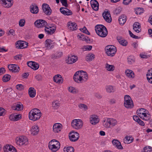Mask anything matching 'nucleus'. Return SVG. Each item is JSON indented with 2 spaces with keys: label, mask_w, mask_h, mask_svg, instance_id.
Returning <instances> with one entry per match:
<instances>
[{
  "label": "nucleus",
  "mask_w": 152,
  "mask_h": 152,
  "mask_svg": "<svg viewBox=\"0 0 152 152\" xmlns=\"http://www.w3.org/2000/svg\"><path fill=\"white\" fill-rule=\"evenodd\" d=\"M79 138V134L77 132H72L69 134V139L72 141L75 142L77 141Z\"/></svg>",
  "instance_id": "1a4fd4ad"
},
{
  "label": "nucleus",
  "mask_w": 152,
  "mask_h": 152,
  "mask_svg": "<svg viewBox=\"0 0 152 152\" xmlns=\"http://www.w3.org/2000/svg\"><path fill=\"white\" fill-rule=\"evenodd\" d=\"M16 88L17 89L21 90L23 89L24 87L22 84H18L16 86Z\"/></svg>",
  "instance_id": "0e129e2a"
},
{
  "label": "nucleus",
  "mask_w": 152,
  "mask_h": 152,
  "mask_svg": "<svg viewBox=\"0 0 152 152\" xmlns=\"http://www.w3.org/2000/svg\"><path fill=\"white\" fill-rule=\"evenodd\" d=\"M68 28L70 30L74 31L76 30L77 28V25L74 22H72L71 21L67 23Z\"/></svg>",
  "instance_id": "a878e982"
},
{
  "label": "nucleus",
  "mask_w": 152,
  "mask_h": 152,
  "mask_svg": "<svg viewBox=\"0 0 152 152\" xmlns=\"http://www.w3.org/2000/svg\"><path fill=\"white\" fill-rule=\"evenodd\" d=\"M8 68L10 71L13 72H18L20 70L19 67L17 64H10L8 65Z\"/></svg>",
  "instance_id": "4468645a"
},
{
  "label": "nucleus",
  "mask_w": 152,
  "mask_h": 152,
  "mask_svg": "<svg viewBox=\"0 0 152 152\" xmlns=\"http://www.w3.org/2000/svg\"><path fill=\"white\" fill-rule=\"evenodd\" d=\"M55 44V42L50 39H48L45 42V45L48 49L53 48Z\"/></svg>",
  "instance_id": "2eb2a0df"
},
{
  "label": "nucleus",
  "mask_w": 152,
  "mask_h": 152,
  "mask_svg": "<svg viewBox=\"0 0 152 152\" xmlns=\"http://www.w3.org/2000/svg\"><path fill=\"white\" fill-rule=\"evenodd\" d=\"M106 54L108 56L113 57L114 56L117 52L116 47L112 45H108L104 49Z\"/></svg>",
  "instance_id": "39448f33"
},
{
  "label": "nucleus",
  "mask_w": 152,
  "mask_h": 152,
  "mask_svg": "<svg viewBox=\"0 0 152 152\" xmlns=\"http://www.w3.org/2000/svg\"><path fill=\"white\" fill-rule=\"evenodd\" d=\"M80 30L81 32L84 33L88 35L90 34V33L88 31L86 28L85 26L83 28H80Z\"/></svg>",
  "instance_id": "6e6d98bb"
},
{
  "label": "nucleus",
  "mask_w": 152,
  "mask_h": 152,
  "mask_svg": "<svg viewBox=\"0 0 152 152\" xmlns=\"http://www.w3.org/2000/svg\"><path fill=\"white\" fill-rule=\"evenodd\" d=\"M60 10L62 14L65 15L69 16L72 14V12L66 8L61 7L60 9Z\"/></svg>",
  "instance_id": "393cba45"
},
{
  "label": "nucleus",
  "mask_w": 152,
  "mask_h": 152,
  "mask_svg": "<svg viewBox=\"0 0 152 152\" xmlns=\"http://www.w3.org/2000/svg\"><path fill=\"white\" fill-rule=\"evenodd\" d=\"M11 76L10 75L7 74L5 75L2 78L3 81L4 82H7L8 81L10 78Z\"/></svg>",
  "instance_id": "864d4df0"
},
{
  "label": "nucleus",
  "mask_w": 152,
  "mask_h": 152,
  "mask_svg": "<svg viewBox=\"0 0 152 152\" xmlns=\"http://www.w3.org/2000/svg\"><path fill=\"white\" fill-rule=\"evenodd\" d=\"M63 150L64 152H74V148L71 146L64 148Z\"/></svg>",
  "instance_id": "3c124183"
},
{
  "label": "nucleus",
  "mask_w": 152,
  "mask_h": 152,
  "mask_svg": "<svg viewBox=\"0 0 152 152\" xmlns=\"http://www.w3.org/2000/svg\"><path fill=\"white\" fill-rule=\"evenodd\" d=\"M21 116L20 115H16L15 114L14 121H17L21 118Z\"/></svg>",
  "instance_id": "69168bd1"
},
{
  "label": "nucleus",
  "mask_w": 152,
  "mask_h": 152,
  "mask_svg": "<svg viewBox=\"0 0 152 152\" xmlns=\"http://www.w3.org/2000/svg\"><path fill=\"white\" fill-rule=\"evenodd\" d=\"M118 42L122 45L124 46H126L127 45L128 42L126 40L123 38L119 37L117 39Z\"/></svg>",
  "instance_id": "2f4dec72"
},
{
  "label": "nucleus",
  "mask_w": 152,
  "mask_h": 152,
  "mask_svg": "<svg viewBox=\"0 0 152 152\" xmlns=\"http://www.w3.org/2000/svg\"><path fill=\"white\" fill-rule=\"evenodd\" d=\"M127 62L129 64H131L135 62V58L132 56H129L127 58Z\"/></svg>",
  "instance_id": "09e8293b"
},
{
  "label": "nucleus",
  "mask_w": 152,
  "mask_h": 152,
  "mask_svg": "<svg viewBox=\"0 0 152 152\" xmlns=\"http://www.w3.org/2000/svg\"><path fill=\"white\" fill-rule=\"evenodd\" d=\"M137 115L142 119L148 121L150 118V115L148 111L144 108H141L137 111Z\"/></svg>",
  "instance_id": "7ed1b4c3"
},
{
  "label": "nucleus",
  "mask_w": 152,
  "mask_h": 152,
  "mask_svg": "<svg viewBox=\"0 0 152 152\" xmlns=\"http://www.w3.org/2000/svg\"><path fill=\"white\" fill-rule=\"evenodd\" d=\"M30 11L33 14H37L39 12L38 7L36 4H33L30 6Z\"/></svg>",
  "instance_id": "c85d7f7f"
},
{
  "label": "nucleus",
  "mask_w": 152,
  "mask_h": 152,
  "mask_svg": "<svg viewBox=\"0 0 152 152\" xmlns=\"http://www.w3.org/2000/svg\"><path fill=\"white\" fill-rule=\"evenodd\" d=\"M126 20V16L124 15L120 16L118 19V21L120 24L123 25Z\"/></svg>",
  "instance_id": "4c0bfd02"
},
{
  "label": "nucleus",
  "mask_w": 152,
  "mask_h": 152,
  "mask_svg": "<svg viewBox=\"0 0 152 152\" xmlns=\"http://www.w3.org/2000/svg\"><path fill=\"white\" fill-rule=\"evenodd\" d=\"M103 125L104 127L109 128L110 127V126L108 118L104 120L103 122Z\"/></svg>",
  "instance_id": "a18cd8bd"
},
{
  "label": "nucleus",
  "mask_w": 152,
  "mask_h": 152,
  "mask_svg": "<svg viewBox=\"0 0 152 152\" xmlns=\"http://www.w3.org/2000/svg\"><path fill=\"white\" fill-rule=\"evenodd\" d=\"M71 125L74 129H79L83 126V122L80 119H74L71 122Z\"/></svg>",
  "instance_id": "6e6552de"
},
{
  "label": "nucleus",
  "mask_w": 152,
  "mask_h": 152,
  "mask_svg": "<svg viewBox=\"0 0 152 152\" xmlns=\"http://www.w3.org/2000/svg\"><path fill=\"white\" fill-rule=\"evenodd\" d=\"M91 4L92 8L95 10H98L99 4L98 2L96 0H91L90 1Z\"/></svg>",
  "instance_id": "cd10ccee"
},
{
  "label": "nucleus",
  "mask_w": 152,
  "mask_h": 152,
  "mask_svg": "<svg viewBox=\"0 0 152 152\" xmlns=\"http://www.w3.org/2000/svg\"><path fill=\"white\" fill-rule=\"evenodd\" d=\"M63 55L62 52H57L55 54H53L52 56V58H57L61 57Z\"/></svg>",
  "instance_id": "8fccbe9b"
},
{
  "label": "nucleus",
  "mask_w": 152,
  "mask_h": 152,
  "mask_svg": "<svg viewBox=\"0 0 152 152\" xmlns=\"http://www.w3.org/2000/svg\"><path fill=\"white\" fill-rule=\"evenodd\" d=\"M69 91L71 93L75 94L78 92V90L75 88L73 87H70L68 88Z\"/></svg>",
  "instance_id": "c03bdc74"
},
{
  "label": "nucleus",
  "mask_w": 152,
  "mask_h": 152,
  "mask_svg": "<svg viewBox=\"0 0 152 152\" xmlns=\"http://www.w3.org/2000/svg\"><path fill=\"white\" fill-rule=\"evenodd\" d=\"M23 106L21 103L15 104V105L12 107V109L14 110L21 111L23 109Z\"/></svg>",
  "instance_id": "72a5a7b5"
},
{
  "label": "nucleus",
  "mask_w": 152,
  "mask_h": 152,
  "mask_svg": "<svg viewBox=\"0 0 152 152\" xmlns=\"http://www.w3.org/2000/svg\"><path fill=\"white\" fill-rule=\"evenodd\" d=\"M74 80L77 83H82L79 71L76 72L73 76Z\"/></svg>",
  "instance_id": "412c9836"
},
{
  "label": "nucleus",
  "mask_w": 152,
  "mask_h": 152,
  "mask_svg": "<svg viewBox=\"0 0 152 152\" xmlns=\"http://www.w3.org/2000/svg\"><path fill=\"white\" fill-rule=\"evenodd\" d=\"M39 67V65L38 64L35 62H33V64L31 68L32 69L34 70H36L38 69Z\"/></svg>",
  "instance_id": "4d7b16f0"
},
{
  "label": "nucleus",
  "mask_w": 152,
  "mask_h": 152,
  "mask_svg": "<svg viewBox=\"0 0 152 152\" xmlns=\"http://www.w3.org/2000/svg\"><path fill=\"white\" fill-rule=\"evenodd\" d=\"M133 138L130 136H126L124 139V142L126 144H128L132 143L133 141Z\"/></svg>",
  "instance_id": "c9c22d12"
},
{
  "label": "nucleus",
  "mask_w": 152,
  "mask_h": 152,
  "mask_svg": "<svg viewBox=\"0 0 152 152\" xmlns=\"http://www.w3.org/2000/svg\"><path fill=\"white\" fill-rule=\"evenodd\" d=\"M105 88L106 91L108 93H113L115 91L114 88L112 86H107L105 87Z\"/></svg>",
  "instance_id": "ea45409f"
},
{
  "label": "nucleus",
  "mask_w": 152,
  "mask_h": 152,
  "mask_svg": "<svg viewBox=\"0 0 152 152\" xmlns=\"http://www.w3.org/2000/svg\"><path fill=\"white\" fill-rule=\"evenodd\" d=\"M105 68L108 71L112 72L115 70V67L113 65H110L106 63L105 65Z\"/></svg>",
  "instance_id": "58836bf2"
},
{
  "label": "nucleus",
  "mask_w": 152,
  "mask_h": 152,
  "mask_svg": "<svg viewBox=\"0 0 152 152\" xmlns=\"http://www.w3.org/2000/svg\"><path fill=\"white\" fill-rule=\"evenodd\" d=\"M79 108L82 109L83 110L86 111L88 109L87 106L85 104L83 103H80L78 105Z\"/></svg>",
  "instance_id": "49530a36"
},
{
  "label": "nucleus",
  "mask_w": 152,
  "mask_h": 152,
  "mask_svg": "<svg viewBox=\"0 0 152 152\" xmlns=\"http://www.w3.org/2000/svg\"><path fill=\"white\" fill-rule=\"evenodd\" d=\"M95 30L97 34L102 37H105L107 34V29L103 25H97L95 27Z\"/></svg>",
  "instance_id": "f03ea898"
},
{
  "label": "nucleus",
  "mask_w": 152,
  "mask_h": 152,
  "mask_svg": "<svg viewBox=\"0 0 152 152\" xmlns=\"http://www.w3.org/2000/svg\"><path fill=\"white\" fill-rule=\"evenodd\" d=\"M60 105L59 102L58 100L54 101L52 103V107L54 109H57Z\"/></svg>",
  "instance_id": "79ce46f5"
},
{
  "label": "nucleus",
  "mask_w": 152,
  "mask_h": 152,
  "mask_svg": "<svg viewBox=\"0 0 152 152\" xmlns=\"http://www.w3.org/2000/svg\"><path fill=\"white\" fill-rule=\"evenodd\" d=\"M2 5L5 7L8 8L10 7L13 4L12 0H1Z\"/></svg>",
  "instance_id": "f3484780"
},
{
  "label": "nucleus",
  "mask_w": 152,
  "mask_h": 152,
  "mask_svg": "<svg viewBox=\"0 0 152 152\" xmlns=\"http://www.w3.org/2000/svg\"><path fill=\"white\" fill-rule=\"evenodd\" d=\"M62 125L59 123L55 124L53 126V131L55 133H58L62 129Z\"/></svg>",
  "instance_id": "aec40b11"
},
{
  "label": "nucleus",
  "mask_w": 152,
  "mask_h": 152,
  "mask_svg": "<svg viewBox=\"0 0 152 152\" xmlns=\"http://www.w3.org/2000/svg\"><path fill=\"white\" fill-rule=\"evenodd\" d=\"M78 60L77 56L72 55L69 57L66 60V62L68 64H72Z\"/></svg>",
  "instance_id": "5701e85b"
},
{
  "label": "nucleus",
  "mask_w": 152,
  "mask_h": 152,
  "mask_svg": "<svg viewBox=\"0 0 152 152\" xmlns=\"http://www.w3.org/2000/svg\"><path fill=\"white\" fill-rule=\"evenodd\" d=\"M77 37L79 39L82 41L85 40L86 39L85 35L83 34H79L78 35Z\"/></svg>",
  "instance_id": "5fc2aeb1"
},
{
  "label": "nucleus",
  "mask_w": 152,
  "mask_h": 152,
  "mask_svg": "<svg viewBox=\"0 0 152 152\" xmlns=\"http://www.w3.org/2000/svg\"><path fill=\"white\" fill-rule=\"evenodd\" d=\"M34 24L35 26L37 28L45 27L47 25V22L42 20H37L35 22Z\"/></svg>",
  "instance_id": "f8f14e48"
},
{
  "label": "nucleus",
  "mask_w": 152,
  "mask_h": 152,
  "mask_svg": "<svg viewBox=\"0 0 152 152\" xmlns=\"http://www.w3.org/2000/svg\"><path fill=\"white\" fill-rule=\"evenodd\" d=\"M152 149V148L151 146H147L143 148L142 152H151Z\"/></svg>",
  "instance_id": "603ef678"
},
{
  "label": "nucleus",
  "mask_w": 152,
  "mask_h": 152,
  "mask_svg": "<svg viewBox=\"0 0 152 152\" xmlns=\"http://www.w3.org/2000/svg\"><path fill=\"white\" fill-rule=\"evenodd\" d=\"M147 78L148 82L152 84V69L148 71L147 74Z\"/></svg>",
  "instance_id": "473e14b6"
},
{
  "label": "nucleus",
  "mask_w": 152,
  "mask_h": 152,
  "mask_svg": "<svg viewBox=\"0 0 152 152\" xmlns=\"http://www.w3.org/2000/svg\"><path fill=\"white\" fill-rule=\"evenodd\" d=\"M89 121L90 123L92 124L95 125L99 122V118L97 115H90Z\"/></svg>",
  "instance_id": "ddd939ff"
},
{
  "label": "nucleus",
  "mask_w": 152,
  "mask_h": 152,
  "mask_svg": "<svg viewBox=\"0 0 152 152\" xmlns=\"http://www.w3.org/2000/svg\"><path fill=\"white\" fill-rule=\"evenodd\" d=\"M54 81L58 84L61 83H63V80L61 76L60 75H55L53 77Z\"/></svg>",
  "instance_id": "bb28decb"
},
{
  "label": "nucleus",
  "mask_w": 152,
  "mask_h": 152,
  "mask_svg": "<svg viewBox=\"0 0 152 152\" xmlns=\"http://www.w3.org/2000/svg\"><path fill=\"white\" fill-rule=\"evenodd\" d=\"M80 74V77L82 83H83L87 81L88 79V76L86 72L83 71H79Z\"/></svg>",
  "instance_id": "6ab92c4d"
},
{
  "label": "nucleus",
  "mask_w": 152,
  "mask_h": 152,
  "mask_svg": "<svg viewBox=\"0 0 152 152\" xmlns=\"http://www.w3.org/2000/svg\"><path fill=\"white\" fill-rule=\"evenodd\" d=\"M121 10V8L120 7H118L117 8L115 11V13L116 14L120 13Z\"/></svg>",
  "instance_id": "e2e57ef3"
},
{
  "label": "nucleus",
  "mask_w": 152,
  "mask_h": 152,
  "mask_svg": "<svg viewBox=\"0 0 152 152\" xmlns=\"http://www.w3.org/2000/svg\"><path fill=\"white\" fill-rule=\"evenodd\" d=\"M110 126L111 125L112 126H114L116 125L117 123V121L115 119L112 118H109Z\"/></svg>",
  "instance_id": "37998d69"
},
{
  "label": "nucleus",
  "mask_w": 152,
  "mask_h": 152,
  "mask_svg": "<svg viewBox=\"0 0 152 152\" xmlns=\"http://www.w3.org/2000/svg\"><path fill=\"white\" fill-rule=\"evenodd\" d=\"M7 34L8 36H14L15 35V31L12 29H11L8 31Z\"/></svg>",
  "instance_id": "13d9d810"
},
{
  "label": "nucleus",
  "mask_w": 152,
  "mask_h": 152,
  "mask_svg": "<svg viewBox=\"0 0 152 152\" xmlns=\"http://www.w3.org/2000/svg\"><path fill=\"white\" fill-rule=\"evenodd\" d=\"M42 8L43 12L46 15H50L52 13V10L50 7L47 4L44 3L42 6Z\"/></svg>",
  "instance_id": "9b49d317"
},
{
  "label": "nucleus",
  "mask_w": 152,
  "mask_h": 152,
  "mask_svg": "<svg viewBox=\"0 0 152 152\" xmlns=\"http://www.w3.org/2000/svg\"><path fill=\"white\" fill-rule=\"evenodd\" d=\"M112 143L113 146L118 149L122 150L123 149L121 142L118 140L114 139L112 140Z\"/></svg>",
  "instance_id": "dca6fc26"
},
{
  "label": "nucleus",
  "mask_w": 152,
  "mask_h": 152,
  "mask_svg": "<svg viewBox=\"0 0 152 152\" xmlns=\"http://www.w3.org/2000/svg\"><path fill=\"white\" fill-rule=\"evenodd\" d=\"M133 28L134 30L137 33H139L141 31L140 25L138 22H135L133 24Z\"/></svg>",
  "instance_id": "f704fd0d"
},
{
  "label": "nucleus",
  "mask_w": 152,
  "mask_h": 152,
  "mask_svg": "<svg viewBox=\"0 0 152 152\" xmlns=\"http://www.w3.org/2000/svg\"><path fill=\"white\" fill-rule=\"evenodd\" d=\"M125 74L126 76L129 78H133L135 77L134 72L131 70L127 69L126 70Z\"/></svg>",
  "instance_id": "7c9ffc66"
},
{
  "label": "nucleus",
  "mask_w": 152,
  "mask_h": 152,
  "mask_svg": "<svg viewBox=\"0 0 152 152\" xmlns=\"http://www.w3.org/2000/svg\"><path fill=\"white\" fill-rule=\"evenodd\" d=\"M132 1V0H124L123 1V4L126 5L129 4Z\"/></svg>",
  "instance_id": "338daca9"
},
{
  "label": "nucleus",
  "mask_w": 152,
  "mask_h": 152,
  "mask_svg": "<svg viewBox=\"0 0 152 152\" xmlns=\"http://www.w3.org/2000/svg\"><path fill=\"white\" fill-rule=\"evenodd\" d=\"M92 47L91 45H84L81 48V49L83 51H89L91 50Z\"/></svg>",
  "instance_id": "de8ad7c7"
},
{
  "label": "nucleus",
  "mask_w": 152,
  "mask_h": 152,
  "mask_svg": "<svg viewBox=\"0 0 152 152\" xmlns=\"http://www.w3.org/2000/svg\"><path fill=\"white\" fill-rule=\"evenodd\" d=\"M104 20L108 23L112 21V18L110 12L108 11H104L102 14Z\"/></svg>",
  "instance_id": "a211bd4d"
},
{
  "label": "nucleus",
  "mask_w": 152,
  "mask_h": 152,
  "mask_svg": "<svg viewBox=\"0 0 152 152\" xmlns=\"http://www.w3.org/2000/svg\"><path fill=\"white\" fill-rule=\"evenodd\" d=\"M39 131V127L37 125H34L30 129L31 134L33 135L37 134Z\"/></svg>",
  "instance_id": "c756f323"
},
{
  "label": "nucleus",
  "mask_w": 152,
  "mask_h": 152,
  "mask_svg": "<svg viewBox=\"0 0 152 152\" xmlns=\"http://www.w3.org/2000/svg\"><path fill=\"white\" fill-rule=\"evenodd\" d=\"M60 146L59 142L56 140H53L49 142V148L53 152L57 151L60 148Z\"/></svg>",
  "instance_id": "20e7f679"
},
{
  "label": "nucleus",
  "mask_w": 152,
  "mask_h": 152,
  "mask_svg": "<svg viewBox=\"0 0 152 152\" xmlns=\"http://www.w3.org/2000/svg\"><path fill=\"white\" fill-rule=\"evenodd\" d=\"M45 27V32L48 34H52L55 32L56 30V28L54 27L49 26L47 25Z\"/></svg>",
  "instance_id": "b1692460"
},
{
  "label": "nucleus",
  "mask_w": 152,
  "mask_h": 152,
  "mask_svg": "<svg viewBox=\"0 0 152 152\" xmlns=\"http://www.w3.org/2000/svg\"><path fill=\"white\" fill-rule=\"evenodd\" d=\"M60 2L62 3L63 5L66 7H67L68 4L66 0H60Z\"/></svg>",
  "instance_id": "680f3d73"
},
{
  "label": "nucleus",
  "mask_w": 152,
  "mask_h": 152,
  "mask_svg": "<svg viewBox=\"0 0 152 152\" xmlns=\"http://www.w3.org/2000/svg\"><path fill=\"white\" fill-rule=\"evenodd\" d=\"M4 152H17L15 148L13 146L7 145L3 148Z\"/></svg>",
  "instance_id": "4be33fe9"
},
{
  "label": "nucleus",
  "mask_w": 152,
  "mask_h": 152,
  "mask_svg": "<svg viewBox=\"0 0 152 152\" xmlns=\"http://www.w3.org/2000/svg\"><path fill=\"white\" fill-rule=\"evenodd\" d=\"M42 115L41 111L37 108L32 109L28 113V118L30 120L36 121L39 119Z\"/></svg>",
  "instance_id": "f257e3e1"
},
{
  "label": "nucleus",
  "mask_w": 152,
  "mask_h": 152,
  "mask_svg": "<svg viewBox=\"0 0 152 152\" xmlns=\"http://www.w3.org/2000/svg\"><path fill=\"white\" fill-rule=\"evenodd\" d=\"M16 142L17 145L20 146L26 145L28 143V139L25 136H20L16 138Z\"/></svg>",
  "instance_id": "423d86ee"
},
{
  "label": "nucleus",
  "mask_w": 152,
  "mask_h": 152,
  "mask_svg": "<svg viewBox=\"0 0 152 152\" xmlns=\"http://www.w3.org/2000/svg\"><path fill=\"white\" fill-rule=\"evenodd\" d=\"M95 58L94 55L92 53H89L86 57V61H90L93 60Z\"/></svg>",
  "instance_id": "a19ab883"
},
{
  "label": "nucleus",
  "mask_w": 152,
  "mask_h": 152,
  "mask_svg": "<svg viewBox=\"0 0 152 152\" xmlns=\"http://www.w3.org/2000/svg\"><path fill=\"white\" fill-rule=\"evenodd\" d=\"M22 57V55L21 54L18 55L14 57L15 59L16 60H20Z\"/></svg>",
  "instance_id": "774afa93"
},
{
  "label": "nucleus",
  "mask_w": 152,
  "mask_h": 152,
  "mask_svg": "<svg viewBox=\"0 0 152 152\" xmlns=\"http://www.w3.org/2000/svg\"><path fill=\"white\" fill-rule=\"evenodd\" d=\"M135 12L137 14H140L143 12L142 9L141 8H137L135 10Z\"/></svg>",
  "instance_id": "052dcab7"
},
{
  "label": "nucleus",
  "mask_w": 152,
  "mask_h": 152,
  "mask_svg": "<svg viewBox=\"0 0 152 152\" xmlns=\"http://www.w3.org/2000/svg\"><path fill=\"white\" fill-rule=\"evenodd\" d=\"M28 46V43L25 41H18L15 43L16 47L18 49H23L26 48Z\"/></svg>",
  "instance_id": "9d476101"
},
{
  "label": "nucleus",
  "mask_w": 152,
  "mask_h": 152,
  "mask_svg": "<svg viewBox=\"0 0 152 152\" xmlns=\"http://www.w3.org/2000/svg\"><path fill=\"white\" fill-rule=\"evenodd\" d=\"M124 105L127 108H131L134 106L133 102L132 99L129 95H125L124 97Z\"/></svg>",
  "instance_id": "0eeeda50"
},
{
  "label": "nucleus",
  "mask_w": 152,
  "mask_h": 152,
  "mask_svg": "<svg viewBox=\"0 0 152 152\" xmlns=\"http://www.w3.org/2000/svg\"><path fill=\"white\" fill-rule=\"evenodd\" d=\"M25 20L24 19H20L19 22V25L20 27H23L25 25Z\"/></svg>",
  "instance_id": "bf43d9fd"
},
{
  "label": "nucleus",
  "mask_w": 152,
  "mask_h": 152,
  "mask_svg": "<svg viewBox=\"0 0 152 152\" xmlns=\"http://www.w3.org/2000/svg\"><path fill=\"white\" fill-rule=\"evenodd\" d=\"M28 93L30 97L33 98L36 95V92L35 90L33 87H30L28 89Z\"/></svg>",
  "instance_id": "e433bc0d"
}]
</instances>
